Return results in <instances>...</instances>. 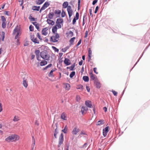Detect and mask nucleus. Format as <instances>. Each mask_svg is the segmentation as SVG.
Masks as SVG:
<instances>
[{
  "label": "nucleus",
  "mask_w": 150,
  "mask_h": 150,
  "mask_svg": "<svg viewBox=\"0 0 150 150\" xmlns=\"http://www.w3.org/2000/svg\"><path fill=\"white\" fill-rule=\"evenodd\" d=\"M55 35H52L50 38V41L53 42H56L58 41V39L60 38V36L58 33L54 34Z\"/></svg>",
  "instance_id": "f257e3e1"
},
{
  "label": "nucleus",
  "mask_w": 150,
  "mask_h": 150,
  "mask_svg": "<svg viewBox=\"0 0 150 150\" xmlns=\"http://www.w3.org/2000/svg\"><path fill=\"white\" fill-rule=\"evenodd\" d=\"M63 23L64 20L63 19L61 18H59L57 19L56 23V24L54 25H56L58 28H61V24H62L63 25Z\"/></svg>",
  "instance_id": "f03ea898"
},
{
  "label": "nucleus",
  "mask_w": 150,
  "mask_h": 150,
  "mask_svg": "<svg viewBox=\"0 0 150 150\" xmlns=\"http://www.w3.org/2000/svg\"><path fill=\"white\" fill-rule=\"evenodd\" d=\"M64 141V135L62 133L59 137L58 144L57 145V147L59 148L60 146L63 144V142Z\"/></svg>",
  "instance_id": "7ed1b4c3"
},
{
  "label": "nucleus",
  "mask_w": 150,
  "mask_h": 150,
  "mask_svg": "<svg viewBox=\"0 0 150 150\" xmlns=\"http://www.w3.org/2000/svg\"><path fill=\"white\" fill-rule=\"evenodd\" d=\"M1 17L2 21L1 26L3 29H4L6 28L7 24L6 19L4 16H1Z\"/></svg>",
  "instance_id": "20e7f679"
},
{
  "label": "nucleus",
  "mask_w": 150,
  "mask_h": 150,
  "mask_svg": "<svg viewBox=\"0 0 150 150\" xmlns=\"http://www.w3.org/2000/svg\"><path fill=\"white\" fill-rule=\"evenodd\" d=\"M40 57L44 60L46 59L47 61H49L50 60V56L48 53H47L40 55Z\"/></svg>",
  "instance_id": "39448f33"
},
{
  "label": "nucleus",
  "mask_w": 150,
  "mask_h": 150,
  "mask_svg": "<svg viewBox=\"0 0 150 150\" xmlns=\"http://www.w3.org/2000/svg\"><path fill=\"white\" fill-rule=\"evenodd\" d=\"M109 131V127L108 126H106L103 130V134L104 137L106 136L108 132Z\"/></svg>",
  "instance_id": "423d86ee"
},
{
  "label": "nucleus",
  "mask_w": 150,
  "mask_h": 150,
  "mask_svg": "<svg viewBox=\"0 0 150 150\" xmlns=\"http://www.w3.org/2000/svg\"><path fill=\"white\" fill-rule=\"evenodd\" d=\"M63 62L64 63L66 66H69L71 64V62L70 60L69 59L66 57L64 58Z\"/></svg>",
  "instance_id": "0eeeda50"
},
{
  "label": "nucleus",
  "mask_w": 150,
  "mask_h": 150,
  "mask_svg": "<svg viewBox=\"0 0 150 150\" xmlns=\"http://www.w3.org/2000/svg\"><path fill=\"white\" fill-rule=\"evenodd\" d=\"M85 105L87 107L89 108H93V105H92L91 102L89 100H87L85 101Z\"/></svg>",
  "instance_id": "6e6552de"
},
{
  "label": "nucleus",
  "mask_w": 150,
  "mask_h": 150,
  "mask_svg": "<svg viewBox=\"0 0 150 150\" xmlns=\"http://www.w3.org/2000/svg\"><path fill=\"white\" fill-rule=\"evenodd\" d=\"M54 13L56 18L59 17L61 14V11L59 9H56L54 11Z\"/></svg>",
  "instance_id": "1a4fd4ad"
},
{
  "label": "nucleus",
  "mask_w": 150,
  "mask_h": 150,
  "mask_svg": "<svg viewBox=\"0 0 150 150\" xmlns=\"http://www.w3.org/2000/svg\"><path fill=\"white\" fill-rule=\"evenodd\" d=\"M57 70V69L54 68L51 70L50 72L48 73V76L49 77H53L54 76L53 74V72Z\"/></svg>",
  "instance_id": "9d476101"
},
{
  "label": "nucleus",
  "mask_w": 150,
  "mask_h": 150,
  "mask_svg": "<svg viewBox=\"0 0 150 150\" xmlns=\"http://www.w3.org/2000/svg\"><path fill=\"white\" fill-rule=\"evenodd\" d=\"M144 38L142 40V42L144 44H146L148 42L150 37H148L146 35H145L144 37Z\"/></svg>",
  "instance_id": "9b49d317"
},
{
  "label": "nucleus",
  "mask_w": 150,
  "mask_h": 150,
  "mask_svg": "<svg viewBox=\"0 0 150 150\" xmlns=\"http://www.w3.org/2000/svg\"><path fill=\"white\" fill-rule=\"evenodd\" d=\"M48 29L47 27L42 28V34L45 36L46 35L48 34V32L47 31Z\"/></svg>",
  "instance_id": "f8f14e48"
},
{
  "label": "nucleus",
  "mask_w": 150,
  "mask_h": 150,
  "mask_svg": "<svg viewBox=\"0 0 150 150\" xmlns=\"http://www.w3.org/2000/svg\"><path fill=\"white\" fill-rule=\"evenodd\" d=\"M13 134L7 137L5 139V141L7 142H13L12 140H13Z\"/></svg>",
  "instance_id": "ddd939ff"
},
{
  "label": "nucleus",
  "mask_w": 150,
  "mask_h": 150,
  "mask_svg": "<svg viewBox=\"0 0 150 150\" xmlns=\"http://www.w3.org/2000/svg\"><path fill=\"white\" fill-rule=\"evenodd\" d=\"M58 29H60V28L57 27L56 25H54L53 26L52 28V33H53L54 34H56L57 33V30Z\"/></svg>",
  "instance_id": "4468645a"
},
{
  "label": "nucleus",
  "mask_w": 150,
  "mask_h": 150,
  "mask_svg": "<svg viewBox=\"0 0 150 150\" xmlns=\"http://www.w3.org/2000/svg\"><path fill=\"white\" fill-rule=\"evenodd\" d=\"M94 83L96 88L99 89L101 88V84L99 81H98L96 82H94Z\"/></svg>",
  "instance_id": "2eb2a0df"
},
{
  "label": "nucleus",
  "mask_w": 150,
  "mask_h": 150,
  "mask_svg": "<svg viewBox=\"0 0 150 150\" xmlns=\"http://www.w3.org/2000/svg\"><path fill=\"white\" fill-rule=\"evenodd\" d=\"M54 15V12H51V10H50L47 16L48 18L49 19H53Z\"/></svg>",
  "instance_id": "dca6fc26"
},
{
  "label": "nucleus",
  "mask_w": 150,
  "mask_h": 150,
  "mask_svg": "<svg viewBox=\"0 0 150 150\" xmlns=\"http://www.w3.org/2000/svg\"><path fill=\"white\" fill-rule=\"evenodd\" d=\"M67 37H71L74 35L73 32L71 30H69V32H67L66 33Z\"/></svg>",
  "instance_id": "f3484780"
},
{
  "label": "nucleus",
  "mask_w": 150,
  "mask_h": 150,
  "mask_svg": "<svg viewBox=\"0 0 150 150\" xmlns=\"http://www.w3.org/2000/svg\"><path fill=\"white\" fill-rule=\"evenodd\" d=\"M23 86L25 88H27L28 86V82L27 81V79H25V78L24 77L23 78Z\"/></svg>",
  "instance_id": "a211bd4d"
},
{
  "label": "nucleus",
  "mask_w": 150,
  "mask_h": 150,
  "mask_svg": "<svg viewBox=\"0 0 150 150\" xmlns=\"http://www.w3.org/2000/svg\"><path fill=\"white\" fill-rule=\"evenodd\" d=\"M55 125H56V128L54 129V138L57 139V135L58 134L59 132L58 131L57 123H56Z\"/></svg>",
  "instance_id": "6ab92c4d"
},
{
  "label": "nucleus",
  "mask_w": 150,
  "mask_h": 150,
  "mask_svg": "<svg viewBox=\"0 0 150 150\" xmlns=\"http://www.w3.org/2000/svg\"><path fill=\"white\" fill-rule=\"evenodd\" d=\"M104 124V120L103 119H100L98 120L96 123V125L97 126H100Z\"/></svg>",
  "instance_id": "aec40b11"
},
{
  "label": "nucleus",
  "mask_w": 150,
  "mask_h": 150,
  "mask_svg": "<svg viewBox=\"0 0 150 150\" xmlns=\"http://www.w3.org/2000/svg\"><path fill=\"white\" fill-rule=\"evenodd\" d=\"M63 84L65 85L64 88L66 90L69 91L71 87L70 85L68 83H64Z\"/></svg>",
  "instance_id": "412c9836"
},
{
  "label": "nucleus",
  "mask_w": 150,
  "mask_h": 150,
  "mask_svg": "<svg viewBox=\"0 0 150 150\" xmlns=\"http://www.w3.org/2000/svg\"><path fill=\"white\" fill-rule=\"evenodd\" d=\"M40 8V6H32V9L33 11H38Z\"/></svg>",
  "instance_id": "4be33fe9"
},
{
  "label": "nucleus",
  "mask_w": 150,
  "mask_h": 150,
  "mask_svg": "<svg viewBox=\"0 0 150 150\" xmlns=\"http://www.w3.org/2000/svg\"><path fill=\"white\" fill-rule=\"evenodd\" d=\"M67 116L65 115L64 112H62L60 118L61 119L64 120H67Z\"/></svg>",
  "instance_id": "5701e85b"
},
{
  "label": "nucleus",
  "mask_w": 150,
  "mask_h": 150,
  "mask_svg": "<svg viewBox=\"0 0 150 150\" xmlns=\"http://www.w3.org/2000/svg\"><path fill=\"white\" fill-rule=\"evenodd\" d=\"M89 74L90 76V78L92 80H95V76L93 73V71L91 70V72L89 73Z\"/></svg>",
  "instance_id": "b1692460"
},
{
  "label": "nucleus",
  "mask_w": 150,
  "mask_h": 150,
  "mask_svg": "<svg viewBox=\"0 0 150 150\" xmlns=\"http://www.w3.org/2000/svg\"><path fill=\"white\" fill-rule=\"evenodd\" d=\"M45 0H36L35 3L36 4L38 5H40L42 4Z\"/></svg>",
  "instance_id": "393cba45"
},
{
  "label": "nucleus",
  "mask_w": 150,
  "mask_h": 150,
  "mask_svg": "<svg viewBox=\"0 0 150 150\" xmlns=\"http://www.w3.org/2000/svg\"><path fill=\"white\" fill-rule=\"evenodd\" d=\"M69 5L68 2L67 1H65L63 2L62 4V8H67Z\"/></svg>",
  "instance_id": "a878e982"
},
{
  "label": "nucleus",
  "mask_w": 150,
  "mask_h": 150,
  "mask_svg": "<svg viewBox=\"0 0 150 150\" xmlns=\"http://www.w3.org/2000/svg\"><path fill=\"white\" fill-rule=\"evenodd\" d=\"M19 31H20V28H18V25H17L13 30V34H14Z\"/></svg>",
  "instance_id": "bb28decb"
},
{
  "label": "nucleus",
  "mask_w": 150,
  "mask_h": 150,
  "mask_svg": "<svg viewBox=\"0 0 150 150\" xmlns=\"http://www.w3.org/2000/svg\"><path fill=\"white\" fill-rule=\"evenodd\" d=\"M76 66V63L75 62L70 66V71H74L75 69V67Z\"/></svg>",
  "instance_id": "cd10ccee"
},
{
  "label": "nucleus",
  "mask_w": 150,
  "mask_h": 150,
  "mask_svg": "<svg viewBox=\"0 0 150 150\" xmlns=\"http://www.w3.org/2000/svg\"><path fill=\"white\" fill-rule=\"evenodd\" d=\"M52 66V64L50 63V64H48L47 66H46L45 67L43 68L42 70L43 71L47 69L48 68L51 67Z\"/></svg>",
  "instance_id": "c85d7f7f"
},
{
  "label": "nucleus",
  "mask_w": 150,
  "mask_h": 150,
  "mask_svg": "<svg viewBox=\"0 0 150 150\" xmlns=\"http://www.w3.org/2000/svg\"><path fill=\"white\" fill-rule=\"evenodd\" d=\"M76 38L75 37H73L70 39L69 40L70 46L73 44V43L74 41V40Z\"/></svg>",
  "instance_id": "c756f323"
},
{
  "label": "nucleus",
  "mask_w": 150,
  "mask_h": 150,
  "mask_svg": "<svg viewBox=\"0 0 150 150\" xmlns=\"http://www.w3.org/2000/svg\"><path fill=\"white\" fill-rule=\"evenodd\" d=\"M82 79L85 82H88L89 81V78L88 76H83Z\"/></svg>",
  "instance_id": "7c9ffc66"
},
{
  "label": "nucleus",
  "mask_w": 150,
  "mask_h": 150,
  "mask_svg": "<svg viewBox=\"0 0 150 150\" xmlns=\"http://www.w3.org/2000/svg\"><path fill=\"white\" fill-rule=\"evenodd\" d=\"M67 11L69 17L70 18H71L73 15V10H67Z\"/></svg>",
  "instance_id": "2f4dec72"
},
{
  "label": "nucleus",
  "mask_w": 150,
  "mask_h": 150,
  "mask_svg": "<svg viewBox=\"0 0 150 150\" xmlns=\"http://www.w3.org/2000/svg\"><path fill=\"white\" fill-rule=\"evenodd\" d=\"M79 131V129H77L76 127H75L73 131H72V133L76 135Z\"/></svg>",
  "instance_id": "473e14b6"
},
{
  "label": "nucleus",
  "mask_w": 150,
  "mask_h": 150,
  "mask_svg": "<svg viewBox=\"0 0 150 150\" xmlns=\"http://www.w3.org/2000/svg\"><path fill=\"white\" fill-rule=\"evenodd\" d=\"M13 137H14L13 140L15 141H18L19 139V137L16 134H13Z\"/></svg>",
  "instance_id": "72a5a7b5"
},
{
  "label": "nucleus",
  "mask_w": 150,
  "mask_h": 150,
  "mask_svg": "<svg viewBox=\"0 0 150 150\" xmlns=\"http://www.w3.org/2000/svg\"><path fill=\"white\" fill-rule=\"evenodd\" d=\"M1 37V40L3 42L4 41L5 38V33L4 31H2Z\"/></svg>",
  "instance_id": "f704fd0d"
},
{
  "label": "nucleus",
  "mask_w": 150,
  "mask_h": 150,
  "mask_svg": "<svg viewBox=\"0 0 150 150\" xmlns=\"http://www.w3.org/2000/svg\"><path fill=\"white\" fill-rule=\"evenodd\" d=\"M126 86L125 87V88H124V90H123V91L122 92V93L121 94V96H120V98H119V100H118V103H120L122 98V97L123 96V95L124 94V92H125V90L126 88Z\"/></svg>",
  "instance_id": "c9c22d12"
},
{
  "label": "nucleus",
  "mask_w": 150,
  "mask_h": 150,
  "mask_svg": "<svg viewBox=\"0 0 150 150\" xmlns=\"http://www.w3.org/2000/svg\"><path fill=\"white\" fill-rule=\"evenodd\" d=\"M84 111H85V106H82L81 108V114L82 115H83L84 113Z\"/></svg>",
  "instance_id": "e433bc0d"
},
{
  "label": "nucleus",
  "mask_w": 150,
  "mask_h": 150,
  "mask_svg": "<svg viewBox=\"0 0 150 150\" xmlns=\"http://www.w3.org/2000/svg\"><path fill=\"white\" fill-rule=\"evenodd\" d=\"M31 41L33 42H34L35 44L39 43V41L38 40L37 38H34L33 39H31Z\"/></svg>",
  "instance_id": "4c0bfd02"
},
{
  "label": "nucleus",
  "mask_w": 150,
  "mask_h": 150,
  "mask_svg": "<svg viewBox=\"0 0 150 150\" xmlns=\"http://www.w3.org/2000/svg\"><path fill=\"white\" fill-rule=\"evenodd\" d=\"M70 46V45L67 46L65 47L62 48L61 50L63 52H65L69 48Z\"/></svg>",
  "instance_id": "58836bf2"
},
{
  "label": "nucleus",
  "mask_w": 150,
  "mask_h": 150,
  "mask_svg": "<svg viewBox=\"0 0 150 150\" xmlns=\"http://www.w3.org/2000/svg\"><path fill=\"white\" fill-rule=\"evenodd\" d=\"M68 129L67 128V125H66L64 129L62 130V132H63L64 134H67V133Z\"/></svg>",
  "instance_id": "ea45409f"
},
{
  "label": "nucleus",
  "mask_w": 150,
  "mask_h": 150,
  "mask_svg": "<svg viewBox=\"0 0 150 150\" xmlns=\"http://www.w3.org/2000/svg\"><path fill=\"white\" fill-rule=\"evenodd\" d=\"M61 16L62 18L65 17L66 15V12L63 9H62V12H61Z\"/></svg>",
  "instance_id": "a19ab883"
},
{
  "label": "nucleus",
  "mask_w": 150,
  "mask_h": 150,
  "mask_svg": "<svg viewBox=\"0 0 150 150\" xmlns=\"http://www.w3.org/2000/svg\"><path fill=\"white\" fill-rule=\"evenodd\" d=\"M76 89H77L83 90V86L81 84L78 85L77 86V87H76Z\"/></svg>",
  "instance_id": "79ce46f5"
},
{
  "label": "nucleus",
  "mask_w": 150,
  "mask_h": 150,
  "mask_svg": "<svg viewBox=\"0 0 150 150\" xmlns=\"http://www.w3.org/2000/svg\"><path fill=\"white\" fill-rule=\"evenodd\" d=\"M50 4L49 2L46 1L45 2V3L43 5V6L46 8L47 7L50 5Z\"/></svg>",
  "instance_id": "37998d69"
},
{
  "label": "nucleus",
  "mask_w": 150,
  "mask_h": 150,
  "mask_svg": "<svg viewBox=\"0 0 150 150\" xmlns=\"http://www.w3.org/2000/svg\"><path fill=\"white\" fill-rule=\"evenodd\" d=\"M76 74V73L75 71H72L69 74V77L71 78H72Z\"/></svg>",
  "instance_id": "c03bdc74"
},
{
  "label": "nucleus",
  "mask_w": 150,
  "mask_h": 150,
  "mask_svg": "<svg viewBox=\"0 0 150 150\" xmlns=\"http://www.w3.org/2000/svg\"><path fill=\"white\" fill-rule=\"evenodd\" d=\"M81 98L80 96L79 95H76V101L79 102Z\"/></svg>",
  "instance_id": "a18cd8bd"
},
{
  "label": "nucleus",
  "mask_w": 150,
  "mask_h": 150,
  "mask_svg": "<svg viewBox=\"0 0 150 150\" xmlns=\"http://www.w3.org/2000/svg\"><path fill=\"white\" fill-rule=\"evenodd\" d=\"M40 53L41 52L39 50H36L35 51V53L36 56L40 55Z\"/></svg>",
  "instance_id": "49530a36"
},
{
  "label": "nucleus",
  "mask_w": 150,
  "mask_h": 150,
  "mask_svg": "<svg viewBox=\"0 0 150 150\" xmlns=\"http://www.w3.org/2000/svg\"><path fill=\"white\" fill-rule=\"evenodd\" d=\"M52 48L55 52H59V50L56 47L54 46H52Z\"/></svg>",
  "instance_id": "de8ad7c7"
},
{
  "label": "nucleus",
  "mask_w": 150,
  "mask_h": 150,
  "mask_svg": "<svg viewBox=\"0 0 150 150\" xmlns=\"http://www.w3.org/2000/svg\"><path fill=\"white\" fill-rule=\"evenodd\" d=\"M47 50H43V51H41L40 53V56L44 54H45L46 53H48V52L47 51Z\"/></svg>",
  "instance_id": "09e8293b"
},
{
  "label": "nucleus",
  "mask_w": 150,
  "mask_h": 150,
  "mask_svg": "<svg viewBox=\"0 0 150 150\" xmlns=\"http://www.w3.org/2000/svg\"><path fill=\"white\" fill-rule=\"evenodd\" d=\"M19 120V119L18 118V117L16 116H15L13 119V121L14 122H17Z\"/></svg>",
  "instance_id": "8fccbe9b"
},
{
  "label": "nucleus",
  "mask_w": 150,
  "mask_h": 150,
  "mask_svg": "<svg viewBox=\"0 0 150 150\" xmlns=\"http://www.w3.org/2000/svg\"><path fill=\"white\" fill-rule=\"evenodd\" d=\"M40 61L41 62L40 63V66H43L45 65L44 59L41 60Z\"/></svg>",
  "instance_id": "3c124183"
},
{
  "label": "nucleus",
  "mask_w": 150,
  "mask_h": 150,
  "mask_svg": "<svg viewBox=\"0 0 150 150\" xmlns=\"http://www.w3.org/2000/svg\"><path fill=\"white\" fill-rule=\"evenodd\" d=\"M35 26L38 31H40V30L39 23H38Z\"/></svg>",
  "instance_id": "603ef678"
},
{
  "label": "nucleus",
  "mask_w": 150,
  "mask_h": 150,
  "mask_svg": "<svg viewBox=\"0 0 150 150\" xmlns=\"http://www.w3.org/2000/svg\"><path fill=\"white\" fill-rule=\"evenodd\" d=\"M92 51L91 50V49L89 48L88 49V55L92 56Z\"/></svg>",
  "instance_id": "864d4df0"
},
{
  "label": "nucleus",
  "mask_w": 150,
  "mask_h": 150,
  "mask_svg": "<svg viewBox=\"0 0 150 150\" xmlns=\"http://www.w3.org/2000/svg\"><path fill=\"white\" fill-rule=\"evenodd\" d=\"M34 26L32 25H30L29 27V30L30 32H32L34 31Z\"/></svg>",
  "instance_id": "5fc2aeb1"
},
{
  "label": "nucleus",
  "mask_w": 150,
  "mask_h": 150,
  "mask_svg": "<svg viewBox=\"0 0 150 150\" xmlns=\"http://www.w3.org/2000/svg\"><path fill=\"white\" fill-rule=\"evenodd\" d=\"M111 92H112L113 95L115 96H117V94H118V93L117 92L113 90H112L111 91Z\"/></svg>",
  "instance_id": "6e6d98bb"
},
{
  "label": "nucleus",
  "mask_w": 150,
  "mask_h": 150,
  "mask_svg": "<svg viewBox=\"0 0 150 150\" xmlns=\"http://www.w3.org/2000/svg\"><path fill=\"white\" fill-rule=\"evenodd\" d=\"M42 46H43V49H42V50H48L50 51V52H52V51L51 50H50L49 48L47 46H45V45H42Z\"/></svg>",
  "instance_id": "4d7b16f0"
},
{
  "label": "nucleus",
  "mask_w": 150,
  "mask_h": 150,
  "mask_svg": "<svg viewBox=\"0 0 150 150\" xmlns=\"http://www.w3.org/2000/svg\"><path fill=\"white\" fill-rule=\"evenodd\" d=\"M31 21H34L35 20V18L33 17L32 16L30 15L29 16L28 18Z\"/></svg>",
  "instance_id": "13d9d810"
},
{
  "label": "nucleus",
  "mask_w": 150,
  "mask_h": 150,
  "mask_svg": "<svg viewBox=\"0 0 150 150\" xmlns=\"http://www.w3.org/2000/svg\"><path fill=\"white\" fill-rule=\"evenodd\" d=\"M99 7L98 6H96L95 8V10L94 11V13H95L96 14L97 13L98 11L99 10Z\"/></svg>",
  "instance_id": "bf43d9fd"
},
{
  "label": "nucleus",
  "mask_w": 150,
  "mask_h": 150,
  "mask_svg": "<svg viewBox=\"0 0 150 150\" xmlns=\"http://www.w3.org/2000/svg\"><path fill=\"white\" fill-rule=\"evenodd\" d=\"M82 42L81 39H79V41L78 42L77 44L76 45V47H77Z\"/></svg>",
  "instance_id": "052dcab7"
},
{
  "label": "nucleus",
  "mask_w": 150,
  "mask_h": 150,
  "mask_svg": "<svg viewBox=\"0 0 150 150\" xmlns=\"http://www.w3.org/2000/svg\"><path fill=\"white\" fill-rule=\"evenodd\" d=\"M37 36L40 40H42V38L40 36V34L39 33H37Z\"/></svg>",
  "instance_id": "680f3d73"
},
{
  "label": "nucleus",
  "mask_w": 150,
  "mask_h": 150,
  "mask_svg": "<svg viewBox=\"0 0 150 150\" xmlns=\"http://www.w3.org/2000/svg\"><path fill=\"white\" fill-rule=\"evenodd\" d=\"M55 22L54 21L52 20L51 19L50 20V23L49 24V25H51L52 26L54 24Z\"/></svg>",
  "instance_id": "e2e57ef3"
},
{
  "label": "nucleus",
  "mask_w": 150,
  "mask_h": 150,
  "mask_svg": "<svg viewBox=\"0 0 150 150\" xmlns=\"http://www.w3.org/2000/svg\"><path fill=\"white\" fill-rule=\"evenodd\" d=\"M58 63L57 64V67H58V65L59 64H62L63 62V61L61 59H58Z\"/></svg>",
  "instance_id": "0e129e2a"
},
{
  "label": "nucleus",
  "mask_w": 150,
  "mask_h": 150,
  "mask_svg": "<svg viewBox=\"0 0 150 150\" xmlns=\"http://www.w3.org/2000/svg\"><path fill=\"white\" fill-rule=\"evenodd\" d=\"M4 13L5 15L7 16H9V11H4Z\"/></svg>",
  "instance_id": "69168bd1"
},
{
  "label": "nucleus",
  "mask_w": 150,
  "mask_h": 150,
  "mask_svg": "<svg viewBox=\"0 0 150 150\" xmlns=\"http://www.w3.org/2000/svg\"><path fill=\"white\" fill-rule=\"evenodd\" d=\"M64 150H69V145L66 144L64 146Z\"/></svg>",
  "instance_id": "338daca9"
},
{
  "label": "nucleus",
  "mask_w": 150,
  "mask_h": 150,
  "mask_svg": "<svg viewBox=\"0 0 150 150\" xmlns=\"http://www.w3.org/2000/svg\"><path fill=\"white\" fill-rule=\"evenodd\" d=\"M16 40H17L16 41V45L17 46H19L20 44V43H21V42L20 41V40L19 39H17Z\"/></svg>",
  "instance_id": "774afa93"
}]
</instances>
